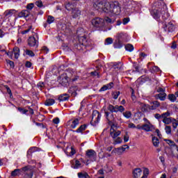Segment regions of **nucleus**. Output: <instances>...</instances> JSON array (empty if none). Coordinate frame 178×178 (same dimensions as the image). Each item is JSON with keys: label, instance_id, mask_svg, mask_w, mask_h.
<instances>
[{"label": "nucleus", "instance_id": "1", "mask_svg": "<svg viewBox=\"0 0 178 178\" xmlns=\"http://www.w3.org/2000/svg\"><path fill=\"white\" fill-rule=\"evenodd\" d=\"M113 112H124V107L123 106H113L112 104H109L107 109L104 110L105 116L108 122H116Z\"/></svg>", "mask_w": 178, "mask_h": 178}, {"label": "nucleus", "instance_id": "2", "mask_svg": "<svg viewBox=\"0 0 178 178\" xmlns=\"http://www.w3.org/2000/svg\"><path fill=\"white\" fill-rule=\"evenodd\" d=\"M151 15L156 20H158V19L161 17V15L163 20H166V19H168V17L170 16L168 13V6H166V4H165V3H163L158 8H155L152 10Z\"/></svg>", "mask_w": 178, "mask_h": 178}, {"label": "nucleus", "instance_id": "3", "mask_svg": "<svg viewBox=\"0 0 178 178\" xmlns=\"http://www.w3.org/2000/svg\"><path fill=\"white\" fill-rule=\"evenodd\" d=\"M106 9L105 10V13H108L110 16H113V15H120L121 12L120 4L118 1L107 3Z\"/></svg>", "mask_w": 178, "mask_h": 178}, {"label": "nucleus", "instance_id": "4", "mask_svg": "<svg viewBox=\"0 0 178 178\" xmlns=\"http://www.w3.org/2000/svg\"><path fill=\"white\" fill-rule=\"evenodd\" d=\"M76 74L75 72H72V73H70V72L67 71V73L63 74L60 75L58 78V81L62 84V86H66L67 83H69V79H71V77Z\"/></svg>", "mask_w": 178, "mask_h": 178}, {"label": "nucleus", "instance_id": "5", "mask_svg": "<svg viewBox=\"0 0 178 178\" xmlns=\"http://www.w3.org/2000/svg\"><path fill=\"white\" fill-rule=\"evenodd\" d=\"M108 3L106 1H96L93 3V8L99 12H104L106 9V4Z\"/></svg>", "mask_w": 178, "mask_h": 178}, {"label": "nucleus", "instance_id": "6", "mask_svg": "<svg viewBox=\"0 0 178 178\" xmlns=\"http://www.w3.org/2000/svg\"><path fill=\"white\" fill-rule=\"evenodd\" d=\"M99 120H101V113L97 110L93 111L90 124L92 126H97L99 123Z\"/></svg>", "mask_w": 178, "mask_h": 178}, {"label": "nucleus", "instance_id": "7", "mask_svg": "<svg viewBox=\"0 0 178 178\" xmlns=\"http://www.w3.org/2000/svg\"><path fill=\"white\" fill-rule=\"evenodd\" d=\"M104 23H105V20L102 18L96 17L92 19V24L94 27L99 28L104 26Z\"/></svg>", "mask_w": 178, "mask_h": 178}, {"label": "nucleus", "instance_id": "8", "mask_svg": "<svg viewBox=\"0 0 178 178\" xmlns=\"http://www.w3.org/2000/svg\"><path fill=\"white\" fill-rule=\"evenodd\" d=\"M129 147L127 145H124L122 147H118L112 150L111 154H115L116 155H122L126 149H129Z\"/></svg>", "mask_w": 178, "mask_h": 178}, {"label": "nucleus", "instance_id": "9", "mask_svg": "<svg viewBox=\"0 0 178 178\" xmlns=\"http://www.w3.org/2000/svg\"><path fill=\"white\" fill-rule=\"evenodd\" d=\"M118 37L119 40H126L127 38V34L124 33H120L118 34ZM123 47V44L120 42V40L118 41V44H115L114 47L115 48H118L119 49Z\"/></svg>", "mask_w": 178, "mask_h": 178}, {"label": "nucleus", "instance_id": "10", "mask_svg": "<svg viewBox=\"0 0 178 178\" xmlns=\"http://www.w3.org/2000/svg\"><path fill=\"white\" fill-rule=\"evenodd\" d=\"M86 156L89 158L92 162L97 161V152L92 149H89L86 152Z\"/></svg>", "mask_w": 178, "mask_h": 178}, {"label": "nucleus", "instance_id": "11", "mask_svg": "<svg viewBox=\"0 0 178 178\" xmlns=\"http://www.w3.org/2000/svg\"><path fill=\"white\" fill-rule=\"evenodd\" d=\"M28 45H29V47H38V40L34 36L29 37L28 39Z\"/></svg>", "mask_w": 178, "mask_h": 178}, {"label": "nucleus", "instance_id": "12", "mask_svg": "<svg viewBox=\"0 0 178 178\" xmlns=\"http://www.w3.org/2000/svg\"><path fill=\"white\" fill-rule=\"evenodd\" d=\"M83 165H81V162L77 159H74L71 161V168L72 169H80Z\"/></svg>", "mask_w": 178, "mask_h": 178}, {"label": "nucleus", "instance_id": "13", "mask_svg": "<svg viewBox=\"0 0 178 178\" xmlns=\"http://www.w3.org/2000/svg\"><path fill=\"white\" fill-rule=\"evenodd\" d=\"M115 125H112L110 129V134L113 138H118L120 136V131H116V128H113Z\"/></svg>", "mask_w": 178, "mask_h": 178}, {"label": "nucleus", "instance_id": "14", "mask_svg": "<svg viewBox=\"0 0 178 178\" xmlns=\"http://www.w3.org/2000/svg\"><path fill=\"white\" fill-rule=\"evenodd\" d=\"M163 29L165 31H168L169 33H172V31H175V24L172 22H169L168 24H165Z\"/></svg>", "mask_w": 178, "mask_h": 178}, {"label": "nucleus", "instance_id": "15", "mask_svg": "<svg viewBox=\"0 0 178 178\" xmlns=\"http://www.w3.org/2000/svg\"><path fill=\"white\" fill-rule=\"evenodd\" d=\"M15 14L16 10H7L3 13L4 19H9V17H12Z\"/></svg>", "mask_w": 178, "mask_h": 178}, {"label": "nucleus", "instance_id": "16", "mask_svg": "<svg viewBox=\"0 0 178 178\" xmlns=\"http://www.w3.org/2000/svg\"><path fill=\"white\" fill-rule=\"evenodd\" d=\"M72 16L73 19H77L81 16V10L80 9L75 8L72 10Z\"/></svg>", "mask_w": 178, "mask_h": 178}, {"label": "nucleus", "instance_id": "17", "mask_svg": "<svg viewBox=\"0 0 178 178\" xmlns=\"http://www.w3.org/2000/svg\"><path fill=\"white\" fill-rule=\"evenodd\" d=\"M80 120H81V117H77L76 118H74L71 124V128L76 129V127H77L80 124Z\"/></svg>", "mask_w": 178, "mask_h": 178}, {"label": "nucleus", "instance_id": "18", "mask_svg": "<svg viewBox=\"0 0 178 178\" xmlns=\"http://www.w3.org/2000/svg\"><path fill=\"white\" fill-rule=\"evenodd\" d=\"M138 111H140V112H147V111H148V105L144 103L138 102Z\"/></svg>", "mask_w": 178, "mask_h": 178}, {"label": "nucleus", "instance_id": "19", "mask_svg": "<svg viewBox=\"0 0 178 178\" xmlns=\"http://www.w3.org/2000/svg\"><path fill=\"white\" fill-rule=\"evenodd\" d=\"M153 129L154 125H152L151 122L142 125V130H145V131H152Z\"/></svg>", "mask_w": 178, "mask_h": 178}, {"label": "nucleus", "instance_id": "20", "mask_svg": "<svg viewBox=\"0 0 178 178\" xmlns=\"http://www.w3.org/2000/svg\"><path fill=\"white\" fill-rule=\"evenodd\" d=\"M141 175H143V170H141L140 168H136L134 170V178H141Z\"/></svg>", "mask_w": 178, "mask_h": 178}, {"label": "nucleus", "instance_id": "21", "mask_svg": "<svg viewBox=\"0 0 178 178\" xmlns=\"http://www.w3.org/2000/svg\"><path fill=\"white\" fill-rule=\"evenodd\" d=\"M12 54L14 55L15 59H19V56H20V49L17 47H14Z\"/></svg>", "mask_w": 178, "mask_h": 178}, {"label": "nucleus", "instance_id": "22", "mask_svg": "<svg viewBox=\"0 0 178 178\" xmlns=\"http://www.w3.org/2000/svg\"><path fill=\"white\" fill-rule=\"evenodd\" d=\"M30 16V12L29 10H24L18 14V17H29Z\"/></svg>", "mask_w": 178, "mask_h": 178}, {"label": "nucleus", "instance_id": "23", "mask_svg": "<svg viewBox=\"0 0 178 178\" xmlns=\"http://www.w3.org/2000/svg\"><path fill=\"white\" fill-rule=\"evenodd\" d=\"M155 98L156 99H160V101H165V99H166V93L161 92L160 94H157L155 95Z\"/></svg>", "mask_w": 178, "mask_h": 178}, {"label": "nucleus", "instance_id": "24", "mask_svg": "<svg viewBox=\"0 0 178 178\" xmlns=\"http://www.w3.org/2000/svg\"><path fill=\"white\" fill-rule=\"evenodd\" d=\"M159 106H161V103H159L158 101H154L152 102V106L150 107V109L155 111V109H156V108H159Z\"/></svg>", "mask_w": 178, "mask_h": 178}, {"label": "nucleus", "instance_id": "25", "mask_svg": "<svg viewBox=\"0 0 178 178\" xmlns=\"http://www.w3.org/2000/svg\"><path fill=\"white\" fill-rule=\"evenodd\" d=\"M77 176H78L79 178H91V177H90L88 175V173H87L84 171L81 172H78Z\"/></svg>", "mask_w": 178, "mask_h": 178}, {"label": "nucleus", "instance_id": "26", "mask_svg": "<svg viewBox=\"0 0 178 178\" xmlns=\"http://www.w3.org/2000/svg\"><path fill=\"white\" fill-rule=\"evenodd\" d=\"M65 154L67 156H73L74 154H76V150L72 147L70 149V150H66Z\"/></svg>", "mask_w": 178, "mask_h": 178}, {"label": "nucleus", "instance_id": "27", "mask_svg": "<svg viewBox=\"0 0 178 178\" xmlns=\"http://www.w3.org/2000/svg\"><path fill=\"white\" fill-rule=\"evenodd\" d=\"M54 104H55V99H47L44 102V105H46V106H51L54 105Z\"/></svg>", "mask_w": 178, "mask_h": 178}, {"label": "nucleus", "instance_id": "28", "mask_svg": "<svg viewBox=\"0 0 178 178\" xmlns=\"http://www.w3.org/2000/svg\"><path fill=\"white\" fill-rule=\"evenodd\" d=\"M76 34H77L79 38H84V29L83 28L79 29V30H78L76 31Z\"/></svg>", "mask_w": 178, "mask_h": 178}, {"label": "nucleus", "instance_id": "29", "mask_svg": "<svg viewBox=\"0 0 178 178\" xmlns=\"http://www.w3.org/2000/svg\"><path fill=\"white\" fill-rule=\"evenodd\" d=\"M58 99L60 102L67 101V99H69V95L67 94L61 95L58 97Z\"/></svg>", "mask_w": 178, "mask_h": 178}, {"label": "nucleus", "instance_id": "30", "mask_svg": "<svg viewBox=\"0 0 178 178\" xmlns=\"http://www.w3.org/2000/svg\"><path fill=\"white\" fill-rule=\"evenodd\" d=\"M86 129H87V124L81 125L79 129H76V133H83Z\"/></svg>", "mask_w": 178, "mask_h": 178}, {"label": "nucleus", "instance_id": "31", "mask_svg": "<svg viewBox=\"0 0 178 178\" xmlns=\"http://www.w3.org/2000/svg\"><path fill=\"white\" fill-rule=\"evenodd\" d=\"M154 147H159V139L156 137H153L152 139Z\"/></svg>", "mask_w": 178, "mask_h": 178}, {"label": "nucleus", "instance_id": "32", "mask_svg": "<svg viewBox=\"0 0 178 178\" xmlns=\"http://www.w3.org/2000/svg\"><path fill=\"white\" fill-rule=\"evenodd\" d=\"M54 22H55V17H54V16H52V15H49L47 17V23L48 24H52V23H54Z\"/></svg>", "mask_w": 178, "mask_h": 178}, {"label": "nucleus", "instance_id": "33", "mask_svg": "<svg viewBox=\"0 0 178 178\" xmlns=\"http://www.w3.org/2000/svg\"><path fill=\"white\" fill-rule=\"evenodd\" d=\"M164 141L166 142L170 147H176V143H175V141L170 140V139H164Z\"/></svg>", "mask_w": 178, "mask_h": 178}, {"label": "nucleus", "instance_id": "34", "mask_svg": "<svg viewBox=\"0 0 178 178\" xmlns=\"http://www.w3.org/2000/svg\"><path fill=\"white\" fill-rule=\"evenodd\" d=\"M126 51H128L129 52H132V51H134V47L132 44H127L125 46Z\"/></svg>", "mask_w": 178, "mask_h": 178}, {"label": "nucleus", "instance_id": "35", "mask_svg": "<svg viewBox=\"0 0 178 178\" xmlns=\"http://www.w3.org/2000/svg\"><path fill=\"white\" fill-rule=\"evenodd\" d=\"M65 9L67 10H73L74 8H73V4H72L70 2H67L65 3Z\"/></svg>", "mask_w": 178, "mask_h": 178}, {"label": "nucleus", "instance_id": "36", "mask_svg": "<svg viewBox=\"0 0 178 178\" xmlns=\"http://www.w3.org/2000/svg\"><path fill=\"white\" fill-rule=\"evenodd\" d=\"M113 67L115 70H120V69H122V63L120 62L115 63L113 65Z\"/></svg>", "mask_w": 178, "mask_h": 178}, {"label": "nucleus", "instance_id": "37", "mask_svg": "<svg viewBox=\"0 0 178 178\" xmlns=\"http://www.w3.org/2000/svg\"><path fill=\"white\" fill-rule=\"evenodd\" d=\"M148 175H149V170H148V168H145L143 170V175L140 178H147Z\"/></svg>", "mask_w": 178, "mask_h": 178}, {"label": "nucleus", "instance_id": "38", "mask_svg": "<svg viewBox=\"0 0 178 178\" xmlns=\"http://www.w3.org/2000/svg\"><path fill=\"white\" fill-rule=\"evenodd\" d=\"M113 43V39L112 38H108L106 39L104 45H111V44Z\"/></svg>", "mask_w": 178, "mask_h": 178}, {"label": "nucleus", "instance_id": "39", "mask_svg": "<svg viewBox=\"0 0 178 178\" xmlns=\"http://www.w3.org/2000/svg\"><path fill=\"white\" fill-rule=\"evenodd\" d=\"M122 115L126 118V119H130V118H131V112L130 111H125Z\"/></svg>", "mask_w": 178, "mask_h": 178}, {"label": "nucleus", "instance_id": "40", "mask_svg": "<svg viewBox=\"0 0 178 178\" xmlns=\"http://www.w3.org/2000/svg\"><path fill=\"white\" fill-rule=\"evenodd\" d=\"M163 122L165 124H170V123H172V119L170 118H163Z\"/></svg>", "mask_w": 178, "mask_h": 178}, {"label": "nucleus", "instance_id": "41", "mask_svg": "<svg viewBox=\"0 0 178 178\" xmlns=\"http://www.w3.org/2000/svg\"><path fill=\"white\" fill-rule=\"evenodd\" d=\"M23 172H30V177H33V171L29 168V167H24L22 168Z\"/></svg>", "mask_w": 178, "mask_h": 178}, {"label": "nucleus", "instance_id": "42", "mask_svg": "<svg viewBox=\"0 0 178 178\" xmlns=\"http://www.w3.org/2000/svg\"><path fill=\"white\" fill-rule=\"evenodd\" d=\"M114 118L116 121H109V122H113V123H122V122H123L122 120V118L119 115L117 116L116 118L114 117Z\"/></svg>", "mask_w": 178, "mask_h": 178}, {"label": "nucleus", "instance_id": "43", "mask_svg": "<svg viewBox=\"0 0 178 178\" xmlns=\"http://www.w3.org/2000/svg\"><path fill=\"white\" fill-rule=\"evenodd\" d=\"M20 175V170L19 169H15L14 171L11 172V176H19Z\"/></svg>", "mask_w": 178, "mask_h": 178}, {"label": "nucleus", "instance_id": "44", "mask_svg": "<svg viewBox=\"0 0 178 178\" xmlns=\"http://www.w3.org/2000/svg\"><path fill=\"white\" fill-rule=\"evenodd\" d=\"M104 20L106 23H109L110 24L115 22V19H112L108 17H106Z\"/></svg>", "mask_w": 178, "mask_h": 178}, {"label": "nucleus", "instance_id": "45", "mask_svg": "<svg viewBox=\"0 0 178 178\" xmlns=\"http://www.w3.org/2000/svg\"><path fill=\"white\" fill-rule=\"evenodd\" d=\"M168 99L171 101V102H175L177 99L176 95L171 94L168 95Z\"/></svg>", "mask_w": 178, "mask_h": 178}, {"label": "nucleus", "instance_id": "46", "mask_svg": "<svg viewBox=\"0 0 178 178\" xmlns=\"http://www.w3.org/2000/svg\"><path fill=\"white\" fill-rule=\"evenodd\" d=\"M165 131L166 134H171L172 127H170V126H166L165 127Z\"/></svg>", "mask_w": 178, "mask_h": 178}, {"label": "nucleus", "instance_id": "47", "mask_svg": "<svg viewBox=\"0 0 178 178\" xmlns=\"http://www.w3.org/2000/svg\"><path fill=\"white\" fill-rule=\"evenodd\" d=\"M169 116H170V113L169 111H167V112L161 114V118L163 119H166V118H169Z\"/></svg>", "mask_w": 178, "mask_h": 178}, {"label": "nucleus", "instance_id": "48", "mask_svg": "<svg viewBox=\"0 0 178 178\" xmlns=\"http://www.w3.org/2000/svg\"><path fill=\"white\" fill-rule=\"evenodd\" d=\"M5 88L7 90L8 94H9L10 95V98H12L13 97V95L12 94V90H10V88L8 86H6Z\"/></svg>", "mask_w": 178, "mask_h": 178}, {"label": "nucleus", "instance_id": "49", "mask_svg": "<svg viewBox=\"0 0 178 178\" xmlns=\"http://www.w3.org/2000/svg\"><path fill=\"white\" fill-rule=\"evenodd\" d=\"M25 54H26V55H28L29 56H35L34 52H33V51L29 50V49H26L25 51Z\"/></svg>", "mask_w": 178, "mask_h": 178}, {"label": "nucleus", "instance_id": "50", "mask_svg": "<svg viewBox=\"0 0 178 178\" xmlns=\"http://www.w3.org/2000/svg\"><path fill=\"white\" fill-rule=\"evenodd\" d=\"M177 127H178V121L176 120H174L172 121V127L174 130H176V129H177Z\"/></svg>", "mask_w": 178, "mask_h": 178}, {"label": "nucleus", "instance_id": "51", "mask_svg": "<svg viewBox=\"0 0 178 178\" xmlns=\"http://www.w3.org/2000/svg\"><path fill=\"white\" fill-rule=\"evenodd\" d=\"M33 27L31 26H28L27 29L22 31V34H27V33H29V31H31Z\"/></svg>", "mask_w": 178, "mask_h": 178}, {"label": "nucleus", "instance_id": "52", "mask_svg": "<svg viewBox=\"0 0 178 178\" xmlns=\"http://www.w3.org/2000/svg\"><path fill=\"white\" fill-rule=\"evenodd\" d=\"M119 95H120V92H115L113 94V98H114V99H118V98L119 97Z\"/></svg>", "mask_w": 178, "mask_h": 178}, {"label": "nucleus", "instance_id": "53", "mask_svg": "<svg viewBox=\"0 0 178 178\" xmlns=\"http://www.w3.org/2000/svg\"><path fill=\"white\" fill-rule=\"evenodd\" d=\"M18 111H19V112H21V113H22L23 115H26V113H27V112H29L28 110L22 108H18Z\"/></svg>", "mask_w": 178, "mask_h": 178}, {"label": "nucleus", "instance_id": "54", "mask_svg": "<svg viewBox=\"0 0 178 178\" xmlns=\"http://www.w3.org/2000/svg\"><path fill=\"white\" fill-rule=\"evenodd\" d=\"M42 51L44 52L45 54H48V52H49V49H48V47L46 46H44L42 47Z\"/></svg>", "mask_w": 178, "mask_h": 178}, {"label": "nucleus", "instance_id": "55", "mask_svg": "<svg viewBox=\"0 0 178 178\" xmlns=\"http://www.w3.org/2000/svg\"><path fill=\"white\" fill-rule=\"evenodd\" d=\"M34 8V3H29L26 6V8L28 9V10H31V9H33Z\"/></svg>", "mask_w": 178, "mask_h": 178}, {"label": "nucleus", "instance_id": "56", "mask_svg": "<svg viewBox=\"0 0 178 178\" xmlns=\"http://www.w3.org/2000/svg\"><path fill=\"white\" fill-rule=\"evenodd\" d=\"M129 22H130V18H129V17L124 18L122 20V23L124 25L127 24V23H129Z\"/></svg>", "mask_w": 178, "mask_h": 178}, {"label": "nucleus", "instance_id": "57", "mask_svg": "<svg viewBox=\"0 0 178 178\" xmlns=\"http://www.w3.org/2000/svg\"><path fill=\"white\" fill-rule=\"evenodd\" d=\"M35 3L36 6H38V8H42V1H38Z\"/></svg>", "mask_w": 178, "mask_h": 178}, {"label": "nucleus", "instance_id": "58", "mask_svg": "<svg viewBox=\"0 0 178 178\" xmlns=\"http://www.w3.org/2000/svg\"><path fill=\"white\" fill-rule=\"evenodd\" d=\"M7 63L10 66V67H15V63L12 60H7Z\"/></svg>", "mask_w": 178, "mask_h": 178}, {"label": "nucleus", "instance_id": "59", "mask_svg": "<svg viewBox=\"0 0 178 178\" xmlns=\"http://www.w3.org/2000/svg\"><path fill=\"white\" fill-rule=\"evenodd\" d=\"M122 140L121 138H117L115 140V144H121Z\"/></svg>", "mask_w": 178, "mask_h": 178}, {"label": "nucleus", "instance_id": "60", "mask_svg": "<svg viewBox=\"0 0 178 178\" xmlns=\"http://www.w3.org/2000/svg\"><path fill=\"white\" fill-rule=\"evenodd\" d=\"M59 122L60 120L58 118L53 119V123H54V124H59Z\"/></svg>", "mask_w": 178, "mask_h": 178}, {"label": "nucleus", "instance_id": "61", "mask_svg": "<svg viewBox=\"0 0 178 178\" xmlns=\"http://www.w3.org/2000/svg\"><path fill=\"white\" fill-rule=\"evenodd\" d=\"M106 86L108 90H111V88H112V87H113V83L111 82L110 83H108Z\"/></svg>", "mask_w": 178, "mask_h": 178}, {"label": "nucleus", "instance_id": "62", "mask_svg": "<svg viewBox=\"0 0 178 178\" xmlns=\"http://www.w3.org/2000/svg\"><path fill=\"white\" fill-rule=\"evenodd\" d=\"M106 86L108 90H111V88H112V87H113V83L111 82L110 83H108Z\"/></svg>", "mask_w": 178, "mask_h": 178}, {"label": "nucleus", "instance_id": "63", "mask_svg": "<svg viewBox=\"0 0 178 178\" xmlns=\"http://www.w3.org/2000/svg\"><path fill=\"white\" fill-rule=\"evenodd\" d=\"M128 127L129 129H136V124H134V123H129L128 124Z\"/></svg>", "mask_w": 178, "mask_h": 178}, {"label": "nucleus", "instance_id": "64", "mask_svg": "<svg viewBox=\"0 0 178 178\" xmlns=\"http://www.w3.org/2000/svg\"><path fill=\"white\" fill-rule=\"evenodd\" d=\"M106 90H108V87L105 85L101 88L100 91H106Z\"/></svg>", "mask_w": 178, "mask_h": 178}]
</instances>
